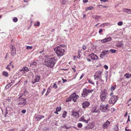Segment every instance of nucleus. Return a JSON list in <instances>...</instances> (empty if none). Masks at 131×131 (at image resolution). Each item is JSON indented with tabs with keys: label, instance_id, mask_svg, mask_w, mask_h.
<instances>
[{
	"label": "nucleus",
	"instance_id": "obj_56",
	"mask_svg": "<svg viewBox=\"0 0 131 131\" xmlns=\"http://www.w3.org/2000/svg\"><path fill=\"white\" fill-rule=\"evenodd\" d=\"M103 31V30L101 29H100L99 31V33L100 34Z\"/></svg>",
	"mask_w": 131,
	"mask_h": 131
},
{
	"label": "nucleus",
	"instance_id": "obj_63",
	"mask_svg": "<svg viewBox=\"0 0 131 131\" xmlns=\"http://www.w3.org/2000/svg\"><path fill=\"white\" fill-rule=\"evenodd\" d=\"M72 69L73 70V71L75 72L76 71V70L74 68H72Z\"/></svg>",
	"mask_w": 131,
	"mask_h": 131
},
{
	"label": "nucleus",
	"instance_id": "obj_51",
	"mask_svg": "<svg viewBox=\"0 0 131 131\" xmlns=\"http://www.w3.org/2000/svg\"><path fill=\"white\" fill-rule=\"evenodd\" d=\"M98 7H100V6H102V8H105V7H107L106 6H103V5H99L98 6Z\"/></svg>",
	"mask_w": 131,
	"mask_h": 131
},
{
	"label": "nucleus",
	"instance_id": "obj_19",
	"mask_svg": "<svg viewBox=\"0 0 131 131\" xmlns=\"http://www.w3.org/2000/svg\"><path fill=\"white\" fill-rule=\"evenodd\" d=\"M98 73L99 74V75L97 77V78L100 79V80L103 82V80H102L101 79V74L102 73V72L101 71H98Z\"/></svg>",
	"mask_w": 131,
	"mask_h": 131
},
{
	"label": "nucleus",
	"instance_id": "obj_15",
	"mask_svg": "<svg viewBox=\"0 0 131 131\" xmlns=\"http://www.w3.org/2000/svg\"><path fill=\"white\" fill-rule=\"evenodd\" d=\"M110 122L107 121L105 124L102 125V127L104 128H106L110 125Z\"/></svg>",
	"mask_w": 131,
	"mask_h": 131
},
{
	"label": "nucleus",
	"instance_id": "obj_17",
	"mask_svg": "<svg viewBox=\"0 0 131 131\" xmlns=\"http://www.w3.org/2000/svg\"><path fill=\"white\" fill-rule=\"evenodd\" d=\"M123 11L128 14H131V9H130L124 8L123 9Z\"/></svg>",
	"mask_w": 131,
	"mask_h": 131
},
{
	"label": "nucleus",
	"instance_id": "obj_6",
	"mask_svg": "<svg viewBox=\"0 0 131 131\" xmlns=\"http://www.w3.org/2000/svg\"><path fill=\"white\" fill-rule=\"evenodd\" d=\"M19 99L18 102V105H22L23 106H25L27 105V102L26 99L22 98Z\"/></svg>",
	"mask_w": 131,
	"mask_h": 131
},
{
	"label": "nucleus",
	"instance_id": "obj_30",
	"mask_svg": "<svg viewBox=\"0 0 131 131\" xmlns=\"http://www.w3.org/2000/svg\"><path fill=\"white\" fill-rule=\"evenodd\" d=\"M130 74L129 73H126L124 75V76H125L126 78L128 79L130 77Z\"/></svg>",
	"mask_w": 131,
	"mask_h": 131
},
{
	"label": "nucleus",
	"instance_id": "obj_26",
	"mask_svg": "<svg viewBox=\"0 0 131 131\" xmlns=\"http://www.w3.org/2000/svg\"><path fill=\"white\" fill-rule=\"evenodd\" d=\"M2 75L6 77H8V73L4 71L3 72Z\"/></svg>",
	"mask_w": 131,
	"mask_h": 131
},
{
	"label": "nucleus",
	"instance_id": "obj_8",
	"mask_svg": "<svg viewBox=\"0 0 131 131\" xmlns=\"http://www.w3.org/2000/svg\"><path fill=\"white\" fill-rule=\"evenodd\" d=\"M11 47H10L11 54L13 56L16 53V50L14 46L11 45Z\"/></svg>",
	"mask_w": 131,
	"mask_h": 131
},
{
	"label": "nucleus",
	"instance_id": "obj_58",
	"mask_svg": "<svg viewBox=\"0 0 131 131\" xmlns=\"http://www.w3.org/2000/svg\"><path fill=\"white\" fill-rule=\"evenodd\" d=\"M62 80L63 81V83H64L65 82L67 81V80L66 79H62Z\"/></svg>",
	"mask_w": 131,
	"mask_h": 131
},
{
	"label": "nucleus",
	"instance_id": "obj_7",
	"mask_svg": "<svg viewBox=\"0 0 131 131\" xmlns=\"http://www.w3.org/2000/svg\"><path fill=\"white\" fill-rule=\"evenodd\" d=\"M117 100V96L113 95L110 98L109 102L110 104H114L116 103Z\"/></svg>",
	"mask_w": 131,
	"mask_h": 131
},
{
	"label": "nucleus",
	"instance_id": "obj_53",
	"mask_svg": "<svg viewBox=\"0 0 131 131\" xmlns=\"http://www.w3.org/2000/svg\"><path fill=\"white\" fill-rule=\"evenodd\" d=\"M26 112V110H23L21 111V112L23 114L25 113Z\"/></svg>",
	"mask_w": 131,
	"mask_h": 131
},
{
	"label": "nucleus",
	"instance_id": "obj_57",
	"mask_svg": "<svg viewBox=\"0 0 131 131\" xmlns=\"http://www.w3.org/2000/svg\"><path fill=\"white\" fill-rule=\"evenodd\" d=\"M13 62V61H11V62H10V63H9L7 65V66H9V67H10L11 66V65H12V63Z\"/></svg>",
	"mask_w": 131,
	"mask_h": 131
},
{
	"label": "nucleus",
	"instance_id": "obj_60",
	"mask_svg": "<svg viewBox=\"0 0 131 131\" xmlns=\"http://www.w3.org/2000/svg\"><path fill=\"white\" fill-rule=\"evenodd\" d=\"M86 46L84 45L82 46V49L84 50H85L86 49Z\"/></svg>",
	"mask_w": 131,
	"mask_h": 131
},
{
	"label": "nucleus",
	"instance_id": "obj_14",
	"mask_svg": "<svg viewBox=\"0 0 131 131\" xmlns=\"http://www.w3.org/2000/svg\"><path fill=\"white\" fill-rule=\"evenodd\" d=\"M44 116L43 115H38L36 117L35 120L36 121H38L44 118Z\"/></svg>",
	"mask_w": 131,
	"mask_h": 131
},
{
	"label": "nucleus",
	"instance_id": "obj_32",
	"mask_svg": "<svg viewBox=\"0 0 131 131\" xmlns=\"http://www.w3.org/2000/svg\"><path fill=\"white\" fill-rule=\"evenodd\" d=\"M50 89L49 88H48L47 92L45 94L46 96H47L49 92H50Z\"/></svg>",
	"mask_w": 131,
	"mask_h": 131
},
{
	"label": "nucleus",
	"instance_id": "obj_5",
	"mask_svg": "<svg viewBox=\"0 0 131 131\" xmlns=\"http://www.w3.org/2000/svg\"><path fill=\"white\" fill-rule=\"evenodd\" d=\"M108 105L101 104L100 106V108L101 111L103 112H106L108 111L109 110L108 109Z\"/></svg>",
	"mask_w": 131,
	"mask_h": 131
},
{
	"label": "nucleus",
	"instance_id": "obj_10",
	"mask_svg": "<svg viewBox=\"0 0 131 131\" xmlns=\"http://www.w3.org/2000/svg\"><path fill=\"white\" fill-rule=\"evenodd\" d=\"M94 123H90L87 126L85 127V128L87 129H92L94 127Z\"/></svg>",
	"mask_w": 131,
	"mask_h": 131
},
{
	"label": "nucleus",
	"instance_id": "obj_4",
	"mask_svg": "<svg viewBox=\"0 0 131 131\" xmlns=\"http://www.w3.org/2000/svg\"><path fill=\"white\" fill-rule=\"evenodd\" d=\"M93 91V90L92 89L90 90L84 88L83 90V93L81 94V96L84 97H87L90 93H92Z\"/></svg>",
	"mask_w": 131,
	"mask_h": 131
},
{
	"label": "nucleus",
	"instance_id": "obj_36",
	"mask_svg": "<svg viewBox=\"0 0 131 131\" xmlns=\"http://www.w3.org/2000/svg\"><path fill=\"white\" fill-rule=\"evenodd\" d=\"M88 81L90 83H91L93 85H94V83L93 82L92 80L91 79L88 80Z\"/></svg>",
	"mask_w": 131,
	"mask_h": 131
},
{
	"label": "nucleus",
	"instance_id": "obj_52",
	"mask_svg": "<svg viewBox=\"0 0 131 131\" xmlns=\"http://www.w3.org/2000/svg\"><path fill=\"white\" fill-rule=\"evenodd\" d=\"M5 111L6 113H5V117H6V115L8 113V112L7 111V109H6L5 110Z\"/></svg>",
	"mask_w": 131,
	"mask_h": 131
},
{
	"label": "nucleus",
	"instance_id": "obj_42",
	"mask_svg": "<svg viewBox=\"0 0 131 131\" xmlns=\"http://www.w3.org/2000/svg\"><path fill=\"white\" fill-rule=\"evenodd\" d=\"M53 86V88H54L55 89H56L57 88L58 86H57V85L56 84V83H54V84Z\"/></svg>",
	"mask_w": 131,
	"mask_h": 131
},
{
	"label": "nucleus",
	"instance_id": "obj_43",
	"mask_svg": "<svg viewBox=\"0 0 131 131\" xmlns=\"http://www.w3.org/2000/svg\"><path fill=\"white\" fill-rule=\"evenodd\" d=\"M82 126V125L81 123H79L78 124V127L79 128H81Z\"/></svg>",
	"mask_w": 131,
	"mask_h": 131
},
{
	"label": "nucleus",
	"instance_id": "obj_2",
	"mask_svg": "<svg viewBox=\"0 0 131 131\" xmlns=\"http://www.w3.org/2000/svg\"><path fill=\"white\" fill-rule=\"evenodd\" d=\"M54 50L58 57L63 56L65 51L64 49H62L61 47L60 46H58L55 48Z\"/></svg>",
	"mask_w": 131,
	"mask_h": 131
},
{
	"label": "nucleus",
	"instance_id": "obj_13",
	"mask_svg": "<svg viewBox=\"0 0 131 131\" xmlns=\"http://www.w3.org/2000/svg\"><path fill=\"white\" fill-rule=\"evenodd\" d=\"M71 112L72 113V115L74 117H79V114L78 112H75L74 111H72Z\"/></svg>",
	"mask_w": 131,
	"mask_h": 131
},
{
	"label": "nucleus",
	"instance_id": "obj_31",
	"mask_svg": "<svg viewBox=\"0 0 131 131\" xmlns=\"http://www.w3.org/2000/svg\"><path fill=\"white\" fill-rule=\"evenodd\" d=\"M96 107H93L92 108V113L94 112H97V111H96Z\"/></svg>",
	"mask_w": 131,
	"mask_h": 131
},
{
	"label": "nucleus",
	"instance_id": "obj_3",
	"mask_svg": "<svg viewBox=\"0 0 131 131\" xmlns=\"http://www.w3.org/2000/svg\"><path fill=\"white\" fill-rule=\"evenodd\" d=\"M107 94L106 89H104L103 91H102L100 95V98L101 101L104 102L105 101Z\"/></svg>",
	"mask_w": 131,
	"mask_h": 131
},
{
	"label": "nucleus",
	"instance_id": "obj_64",
	"mask_svg": "<svg viewBox=\"0 0 131 131\" xmlns=\"http://www.w3.org/2000/svg\"><path fill=\"white\" fill-rule=\"evenodd\" d=\"M127 115H128L127 112H126L124 115V117H126L127 116Z\"/></svg>",
	"mask_w": 131,
	"mask_h": 131
},
{
	"label": "nucleus",
	"instance_id": "obj_11",
	"mask_svg": "<svg viewBox=\"0 0 131 131\" xmlns=\"http://www.w3.org/2000/svg\"><path fill=\"white\" fill-rule=\"evenodd\" d=\"M82 105L83 108H85L88 107L90 105V103L89 102L85 101L82 103Z\"/></svg>",
	"mask_w": 131,
	"mask_h": 131
},
{
	"label": "nucleus",
	"instance_id": "obj_18",
	"mask_svg": "<svg viewBox=\"0 0 131 131\" xmlns=\"http://www.w3.org/2000/svg\"><path fill=\"white\" fill-rule=\"evenodd\" d=\"M38 63L35 61H32L31 62V63L30 65V66L34 68V66H35L37 65Z\"/></svg>",
	"mask_w": 131,
	"mask_h": 131
},
{
	"label": "nucleus",
	"instance_id": "obj_28",
	"mask_svg": "<svg viewBox=\"0 0 131 131\" xmlns=\"http://www.w3.org/2000/svg\"><path fill=\"white\" fill-rule=\"evenodd\" d=\"M123 44L122 42H120L119 43L116 45V46L118 47H121L123 45Z\"/></svg>",
	"mask_w": 131,
	"mask_h": 131
},
{
	"label": "nucleus",
	"instance_id": "obj_25",
	"mask_svg": "<svg viewBox=\"0 0 131 131\" xmlns=\"http://www.w3.org/2000/svg\"><path fill=\"white\" fill-rule=\"evenodd\" d=\"M23 70H24V72H27L29 71L28 67H24L23 68Z\"/></svg>",
	"mask_w": 131,
	"mask_h": 131
},
{
	"label": "nucleus",
	"instance_id": "obj_54",
	"mask_svg": "<svg viewBox=\"0 0 131 131\" xmlns=\"http://www.w3.org/2000/svg\"><path fill=\"white\" fill-rule=\"evenodd\" d=\"M6 68L8 70H10V67H9L7 65V66Z\"/></svg>",
	"mask_w": 131,
	"mask_h": 131
},
{
	"label": "nucleus",
	"instance_id": "obj_44",
	"mask_svg": "<svg viewBox=\"0 0 131 131\" xmlns=\"http://www.w3.org/2000/svg\"><path fill=\"white\" fill-rule=\"evenodd\" d=\"M110 51L113 53H115L116 52V50L114 49H111L110 50Z\"/></svg>",
	"mask_w": 131,
	"mask_h": 131
},
{
	"label": "nucleus",
	"instance_id": "obj_23",
	"mask_svg": "<svg viewBox=\"0 0 131 131\" xmlns=\"http://www.w3.org/2000/svg\"><path fill=\"white\" fill-rule=\"evenodd\" d=\"M92 17L93 18H94L96 19H98L100 18L101 16H97L96 15H93L92 16Z\"/></svg>",
	"mask_w": 131,
	"mask_h": 131
},
{
	"label": "nucleus",
	"instance_id": "obj_22",
	"mask_svg": "<svg viewBox=\"0 0 131 131\" xmlns=\"http://www.w3.org/2000/svg\"><path fill=\"white\" fill-rule=\"evenodd\" d=\"M67 111H64L63 112V113L62 114V117L63 118H64L66 117V116H67Z\"/></svg>",
	"mask_w": 131,
	"mask_h": 131
},
{
	"label": "nucleus",
	"instance_id": "obj_49",
	"mask_svg": "<svg viewBox=\"0 0 131 131\" xmlns=\"http://www.w3.org/2000/svg\"><path fill=\"white\" fill-rule=\"evenodd\" d=\"M37 24H36V23H34V25L35 26H39L40 25V23L39 22L37 21Z\"/></svg>",
	"mask_w": 131,
	"mask_h": 131
},
{
	"label": "nucleus",
	"instance_id": "obj_37",
	"mask_svg": "<svg viewBox=\"0 0 131 131\" xmlns=\"http://www.w3.org/2000/svg\"><path fill=\"white\" fill-rule=\"evenodd\" d=\"M18 20V19L17 17H15L13 19V21L14 22H16Z\"/></svg>",
	"mask_w": 131,
	"mask_h": 131
},
{
	"label": "nucleus",
	"instance_id": "obj_1",
	"mask_svg": "<svg viewBox=\"0 0 131 131\" xmlns=\"http://www.w3.org/2000/svg\"><path fill=\"white\" fill-rule=\"evenodd\" d=\"M57 60L54 57L47 58L44 60L46 66L48 67H53L56 63Z\"/></svg>",
	"mask_w": 131,
	"mask_h": 131
},
{
	"label": "nucleus",
	"instance_id": "obj_29",
	"mask_svg": "<svg viewBox=\"0 0 131 131\" xmlns=\"http://www.w3.org/2000/svg\"><path fill=\"white\" fill-rule=\"evenodd\" d=\"M118 127L117 125H116L113 129V131H118Z\"/></svg>",
	"mask_w": 131,
	"mask_h": 131
},
{
	"label": "nucleus",
	"instance_id": "obj_38",
	"mask_svg": "<svg viewBox=\"0 0 131 131\" xmlns=\"http://www.w3.org/2000/svg\"><path fill=\"white\" fill-rule=\"evenodd\" d=\"M88 118L86 120H85L84 122H85V123H88V121L90 120V118L89 117H88V118Z\"/></svg>",
	"mask_w": 131,
	"mask_h": 131
},
{
	"label": "nucleus",
	"instance_id": "obj_40",
	"mask_svg": "<svg viewBox=\"0 0 131 131\" xmlns=\"http://www.w3.org/2000/svg\"><path fill=\"white\" fill-rule=\"evenodd\" d=\"M10 86L9 84H8L6 85L5 88L6 89H9Z\"/></svg>",
	"mask_w": 131,
	"mask_h": 131
},
{
	"label": "nucleus",
	"instance_id": "obj_61",
	"mask_svg": "<svg viewBox=\"0 0 131 131\" xmlns=\"http://www.w3.org/2000/svg\"><path fill=\"white\" fill-rule=\"evenodd\" d=\"M83 2L84 3H87L88 2V0H83Z\"/></svg>",
	"mask_w": 131,
	"mask_h": 131
},
{
	"label": "nucleus",
	"instance_id": "obj_9",
	"mask_svg": "<svg viewBox=\"0 0 131 131\" xmlns=\"http://www.w3.org/2000/svg\"><path fill=\"white\" fill-rule=\"evenodd\" d=\"M89 56L93 60H97L99 58L94 53L90 54Z\"/></svg>",
	"mask_w": 131,
	"mask_h": 131
},
{
	"label": "nucleus",
	"instance_id": "obj_20",
	"mask_svg": "<svg viewBox=\"0 0 131 131\" xmlns=\"http://www.w3.org/2000/svg\"><path fill=\"white\" fill-rule=\"evenodd\" d=\"M105 51H103L100 54V57L101 58H103V57L106 54Z\"/></svg>",
	"mask_w": 131,
	"mask_h": 131
},
{
	"label": "nucleus",
	"instance_id": "obj_55",
	"mask_svg": "<svg viewBox=\"0 0 131 131\" xmlns=\"http://www.w3.org/2000/svg\"><path fill=\"white\" fill-rule=\"evenodd\" d=\"M104 67L105 68L106 70H107L108 69V66L106 65H104Z\"/></svg>",
	"mask_w": 131,
	"mask_h": 131
},
{
	"label": "nucleus",
	"instance_id": "obj_39",
	"mask_svg": "<svg viewBox=\"0 0 131 131\" xmlns=\"http://www.w3.org/2000/svg\"><path fill=\"white\" fill-rule=\"evenodd\" d=\"M18 96H19V97H18V99H20L22 97V95H21V93H19V95H18Z\"/></svg>",
	"mask_w": 131,
	"mask_h": 131
},
{
	"label": "nucleus",
	"instance_id": "obj_35",
	"mask_svg": "<svg viewBox=\"0 0 131 131\" xmlns=\"http://www.w3.org/2000/svg\"><path fill=\"white\" fill-rule=\"evenodd\" d=\"M106 39L107 42L110 41L111 40V37H108V38H106Z\"/></svg>",
	"mask_w": 131,
	"mask_h": 131
},
{
	"label": "nucleus",
	"instance_id": "obj_50",
	"mask_svg": "<svg viewBox=\"0 0 131 131\" xmlns=\"http://www.w3.org/2000/svg\"><path fill=\"white\" fill-rule=\"evenodd\" d=\"M46 91V89H43V91L41 93V95H43L44 93Z\"/></svg>",
	"mask_w": 131,
	"mask_h": 131
},
{
	"label": "nucleus",
	"instance_id": "obj_62",
	"mask_svg": "<svg viewBox=\"0 0 131 131\" xmlns=\"http://www.w3.org/2000/svg\"><path fill=\"white\" fill-rule=\"evenodd\" d=\"M86 59L89 62H90L91 61V59L89 58H86Z\"/></svg>",
	"mask_w": 131,
	"mask_h": 131
},
{
	"label": "nucleus",
	"instance_id": "obj_45",
	"mask_svg": "<svg viewBox=\"0 0 131 131\" xmlns=\"http://www.w3.org/2000/svg\"><path fill=\"white\" fill-rule=\"evenodd\" d=\"M101 42L102 43H105V42H106L107 41H106V38H105L103 40H101Z\"/></svg>",
	"mask_w": 131,
	"mask_h": 131
},
{
	"label": "nucleus",
	"instance_id": "obj_24",
	"mask_svg": "<svg viewBox=\"0 0 131 131\" xmlns=\"http://www.w3.org/2000/svg\"><path fill=\"white\" fill-rule=\"evenodd\" d=\"M116 85H115L113 86H112L110 88V90L112 91L115 90L116 88Z\"/></svg>",
	"mask_w": 131,
	"mask_h": 131
},
{
	"label": "nucleus",
	"instance_id": "obj_16",
	"mask_svg": "<svg viewBox=\"0 0 131 131\" xmlns=\"http://www.w3.org/2000/svg\"><path fill=\"white\" fill-rule=\"evenodd\" d=\"M71 96L72 100L74 101V102H76L77 97L76 96V93H74L72 94L71 95Z\"/></svg>",
	"mask_w": 131,
	"mask_h": 131
},
{
	"label": "nucleus",
	"instance_id": "obj_33",
	"mask_svg": "<svg viewBox=\"0 0 131 131\" xmlns=\"http://www.w3.org/2000/svg\"><path fill=\"white\" fill-rule=\"evenodd\" d=\"M99 74L98 73V71L96 72V74L94 75V79H96L97 78V77L99 75Z\"/></svg>",
	"mask_w": 131,
	"mask_h": 131
},
{
	"label": "nucleus",
	"instance_id": "obj_47",
	"mask_svg": "<svg viewBox=\"0 0 131 131\" xmlns=\"http://www.w3.org/2000/svg\"><path fill=\"white\" fill-rule=\"evenodd\" d=\"M123 24V23L122 22V21H119L117 23L118 25L119 26H121Z\"/></svg>",
	"mask_w": 131,
	"mask_h": 131
},
{
	"label": "nucleus",
	"instance_id": "obj_27",
	"mask_svg": "<svg viewBox=\"0 0 131 131\" xmlns=\"http://www.w3.org/2000/svg\"><path fill=\"white\" fill-rule=\"evenodd\" d=\"M60 1L61 3L62 4H66L67 2V0H60Z\"/></svg>",
	"mask_w": 131,
	"mask_h": 131
},
{
	"label": "nucleus",
	"instance_id": "obj_41",
	"mask_svg": "<svg viewBox=\"0 0 131 131\" xmlns=\"http://www.w3.org/2000/svg\"><path fill=\"white\" fill-rule=\"evenodd\" d=\"M32 47V46H27L26 47V49H31Z\"/></svg>",
	"mask_w": 131,
	"mask_h": 131
},
{
	"label": "nucleus",
	"instance_id": "obj_48",
	"mask_svg": "<svg viewBox=\"0 0 131 131\" xmlns=\"http://www.w3.org/2000/svg\"><path fill=\"white\" fill-rule=\"evenodd\" d=\"M72 99V98L71 95L68 98V99L69 101H71Z\"/></svg>",
	"mask_w": 131,
	"mask_h": 131
},
{
	"label": "nucleus",
	"instance_id": "obj_34",
	"mask_svg": "<svg viewBox=\"0 0 131 131\" xmlns=\"http://www.w3.org/2000/svg\"><path fill=\"white\" fill-rule=\"evenodd\" d=\"M61 107H57L56 108V110L58 112L60 111L61 110Z\"/></svg>",
	"mask_w": 131,
	"mask_h": 131
},
{
	"label": "nucleus",
	"instance_id": "obj_12",
	"mask_svg": "<svg viewBox=\"0 0 131 131\" xmlns=\"http://www.w3.org/2000/svg\"><path fill=\"white\" fill-rule=\"evenodd\" d=\"M89 117L88 116L86 115H84L80 118L79 121L84 122L85 120H86L88 118H87Z\"/></svg>",
	"mask_w": 131,
	"mask_h": 131
},
{
	"label": "nucleus",
	"instance_id": "obj_59",
	"mask_svg": "<svg viewBox=\"0 0 131 131\" xmlns=\"http://www.w3.org/2000/svg\"><path fill=\"white\" fill-rule=\"evenodd\" d=\"M127 127H126L125 128V130L126 131H131V130L130 129H127Z\"/></svg>",
	"mask_w": 131,
	"mask_h": 131
},
{
	"label": "nucleus",
	"instance_id": "obj_46",
	"mask_svg": "<svg viewBox=\"0 0 131 131\" xmlns=\"http://www.w3.org/2000/svg\"><path fill=\"white\" fill-rule=\"evenodd\" d=\"M93 8V6H91L88 7L87 8V10H91Z\"/></svg>",
	"mask_w": 131,
	"mask_h": 131
},
{
	"label": "nucleus",
	"instance_id": "obj_21",
	"mask_svg": "<svg viewBox=\"0 0 131 131\" xmlns=\"http://www.w3.org/2000/svg\"><path fill=\"white\" fill-rule=\"evenodd\" d=\"M35 78L34 79L37 82L39 81V80L40 79V77L38 75H37L35 76Z\"/></svg>",
	"mask_w": 131,
	"mask_h": 131
}]
</instances>
